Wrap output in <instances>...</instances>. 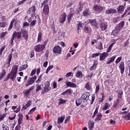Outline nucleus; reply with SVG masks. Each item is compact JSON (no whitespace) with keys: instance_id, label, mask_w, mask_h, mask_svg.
Returning a JSON list of instances; mask_svg holds the SVG:
<instances>
[{"instance_id":"4be33fe9","label":"nucleus","mask_w":130,"mask_h":130,"mask_svg":"<svg viewBox=\"0 0 130 130\" xmlns=\"http://www.w3.org/2000/svg\"><path fill=\"white\" fill-rule=\"evenodd\" d=\"M71 94H73V90L71 89H67L65 91L62 92L61 95H71Z\"/></svg>"},{"instance_id":"9b49d317","label":"nucleus","mask_w":130,"mask_h":130,"mask_svg":"<svg viewBox=\"0 0 130 130\" xmlns=\"http://www.w3.org/2000/svg\"><path fill=\"white\" fill-rule=\"evenodd\" d=\"M21 34L25 41H28V40L29 39V34L28 31L25 29L21 30Z\"/></svg>"},{"instance_id":"09e8293b","label":"nucleus","mask_w":130,"mask_h":130,"mask_svg":"<svg viewBox=\"0 0 130 130\" xmlns=\"http://www.w3.org/2000/svg\"><path fill=\"white\" fill-rule=\"evenodd\" d=\"M85 88H86L88 91L91 90V86H90V82H87L85 85Z\"/></svg>"},{"instance_id":"b1692460","label":"nucleus","mask_w":130,"mask_h":130,"mask_svg":"<svg viewBox=\"0 0 130 130\" xmlns=\"http://www.w3.org/2000/svg\"><path fill=\"white\" fill-rule=\"evenodd\" d=\"M11 73L17 75V73H18V66L14 65L12 69Z\"/></svg>"},{"instance_id":"4d7b16f0","label":"nucleus","mask_w":130,"mask_h":130,"mask_svg":"<svg viewBox=\"0 0 130 130\" xmlns=\"http://www.w3.org/2000/svg\"><path fill=\"white\" fill-rule=\"evenodd\" d=\"M6 25H7V22H0L1 28H5Z\"/></svg>"},{"instance_id":"3c124183","label":"nucleus","mask_w":130,"mask_h":130,"mask_svg":"<svg viewBox=\"0 0 130 130\" xmlns=\"http://www.w3.org/2000/svg\"><path fill=\"white\" fill-rule=\"evenodd\" d=\"M28 68V64H24L23 66H22L21 67H20V71H24V70H26Z\"/></svg>"},{"instance_id":"79ce46f5","label":"nucleus","mask_w":130,"mask_h":130,"mask_svg":"<svg viewBox=\"0 0 130 130\" xmlns=\"http://www.w3.org/2000/svg\"><path fill=\"white\" fill-rule=\"evenodd\" d=\"M101 94L102 95V98H100L99 103H102V102H103V101H104V99L105 98V94H104V93H101Z\"/></svg>"},{"instance_id":"e2e57ef3","label":"nucleus","mask_w":130,"mask_h":130,"mask_svg":"<svg viewBox=\"0 0 130 130\" xmlns=\"http://www.w3.org/2000/svg\"><path fill=\"white\" fill-rule=\"evenodd\" d=\"M127 12H128V10H127V9H126L124 12L123 13V14L121 16V18H124V17H125L126 15V14H127Z\"/></svg>"},{"instance_id":"4c0bfd02","label":"nucleus","mask_w":130,"mask_h":130,"mask_svg":"<svg viewBox=\"0 0 130 130\" xmlns=\"http://www.w3.org/2000/svg\"><path fill=\"white\" fill-rule=\"evenodd\" d=\"M110 107V105L109 103H106L105 104V106L103 108V110H107V109H109V107Z\"/></svg>"},{"instance_id":"7ed1b4c3","label":"nucleus","mask_w":130,"mask_h":130,"mask_svg":"<svg viewBox=\"0 0 130 130\" xmlns=\"http://www.w3.org/2000/svg\"><path fill=\"white\" fill-rule=\"evenodd\" d=\"M92 10L94 12H95V13H100L103 10H104V8L103 6L100 5H94L93 6Z\"/></svg>"},{"instance_id":"f8f14e48","label":"nucleus","mask_w":130,"mask_h":130,"mask_svg":"<svg viewBox=\"0 0 130 130\" xmlns=\"http://www.w3.org/2000/svg\"><path fill=\"white\" fill-rule=\"evenodd\" d=\"M12 37L14 38L17 37V39H21L22 38V31H14L12 35Z\"/></svg>"},{"instance_id":"412c9836","label":"nucleus","mask_w":130,"mask_h":130,"mask_svg":"<svg viewBox=\"0 0 130 130\" xmlns=\"http://www.w3.org/2000/svg\"><path fill=\"white\" fill-rule=\"evenodd\" d=\"M119 103H120V99H117L116 100L113 102V108H117V107H118V105H119Z\"/></svg>"},{"instance_id":"ddd939ff","label":"nucleus","mask_w":130,"mask_h":130,"mask_svg":"<svg viewBox=\"0 0 130 130\" xmlns=\"http://www.w3.org/2000/svg\"><path fill=\"white\" fill-rule=\"evenodd\" d=\"M109 55V54L106 52H104L101 54H100V60H104L106 59V57H107Z\"/></svg>"},{"instance_id":"de8ad7c7","label":"nucleus","mask_w":130,"mask_h":130,"mask_svg":"<svg viewBox=\"0 0 130 130\" xmlns=\"http://www.w3.org/2000/svg\"><path fill=\"white\" fill-rule=\"evenodd\" d=\"M37 109V107H34L33 108H32L29 111L28 114H32V113H33L34 111H35V110H36Z\"/></svg>"},{"instance_id":"f257e3e1","label":"nucleus","mask_w":130,"mask_h":130,"mask_svg":"<svg viewBox=\"0 0 130 130\" xmlns=\"http://www.w3.org/2000/svg\"><path fill=\"white\" fill-rule=\"evenodd\" d=\"M124 27V21H121L117 26H116L114 30H112L111 35L112 36H117L118 33Z\"/></svg>"},{"instance_id":"5701e85b","label":"nucleus","mask_w":130,"mask_h":130,"mask_svg":"<svg viewBox=\"0 0 130 130\" xmlns=\"http://www.w3.org/2000/svg\"><path fill=\"white\" fill-rule=\"evenodd\" d=\"M97 66H98V62L97 60H94L93 65L89 69L90 71H93V70H96Z\"/></svg>"},{"instance_id":"a211bd4d","label":"nucleus","mask_w":130,"mask_h":130,"mask_svg":"<svg viewBox=\"0 0 130 130\" xmlns=\"http://www.w3.org/2000/svg\"><path fill=\"white\" fill-rule=\"evenodd\" d=\"M117 11L116 9L110 8L106 11V14L109 15V14H116Z\"/></svg>"},{"instance_id":"a878e982","label":"nucleus","mask_w":130,"mask_h":130,"mask_svg":"<svg viewBox=\"0 0 130 130\" xmlns=\"http://www.w3.org/2000/svg\"><path fill=\"white\" fill-rule=\"evenodd\" d=\"M42 36H43V35H42V32L40 31L38 35V38H37L38 43H39V42H41V41H42Z\"/></svg>"},{"instance_id":"39448f33","label":"nucleus","mask_w":130,"mask_h":130,"mask_svg":"<svg viewBox=\"0 0 130 130\" xmlns=\"http://www.w3.org/2000/svg\"><path fill=\"white\" fill-rule=\"evenodd\" d=\"M37 79V77L36 76H34V77L29 78L28 79L29 80L27 81V83L25 84V87H29L30 85H32V84H34V82L36 81Z\"/></svg>"},{"instance_id":"c9c22d12","label":"nucleus","mask_w":130,"mask_h":130,"mask_svg":"<svg viewBox=\"0 0 130 130\" xmlns=\"http://www.w3.org/2000/svg\"><path fill=\"white\" fill-rule=\"evenodd\" d=\"M83 100L81 99H78L76 101V106H80L82 104Z\"/></svg>"},{"instance_id":"20e7f679","label":"nucleus","mask_w":130,"mask_h":130,"mask_svg":"<svg viewBox=\"0 0 130 130\" xmlns=\"http://www.w3.org/2000/svg\"><path fill=\"white\" fill-rule=\"evenodd\" d=\"M45 85V86L44 90L42 92V94L48 92L50 90H51V88H50V82L49 81H46Z\"/></svg>"},{"instance_id":"7c9ffc66","label":"nucleus","mask_w":130,"mask_h":130,"mask_svg":"<svg viewBox=\"0 0 130 130\" xmlns=\"http://www.w3.org/2000/svg\"><path fill=\"white\" fill-rule=\"evenodd\" d=\"M28 12H32L33 14H35V12H36V6L35 5H32L30 8Z\"/></svg>"},{"instance_id":"cd10ccee","label":"nucleus","mask_w":130,"mask_h":130,"mask_svg":"<svg viewBox=\"0 0 130 130\" xmlns=\"http://www.w3.org/2000/svg\"><path fill=\"white\" fill-rule=\"evenodd\" d=\"M102 114L101 113H99L96 115V117L95 118L94 121H100L101 120V118H102Z\"/></svg>"},{"instance_id":"f704fd0d","label":"nucleus","mask_w":130,"mask_h":130,"mask_svg":"<svg viewBox=\"0 0 130 130\" xmlns=\"http://www.w3.org/2000/svg\"><path fill=\"white\" fill-rule=\"evenodd\" d=\"M94 122H88V128L90 130H92L93 129V127H94Z\"/></svg>"},{"instance_id":"473e14b6","label":"nucleus","mask_w":130,"mask_h":130,"mask_svg":"<svg viewBox=\"0 0 130 130\" xmlns=\"http://www.w3.org/2000/svg\"><path fill=\"white\" fill-rule=\"evenodd\" d=\"M6 74L7 72H6V70L4 69L2 72V74L0 73V81L3 79V78L6 76Z\"/></svg>"},{"instance_id":"f3484780","label":"nucleus","mask_w":130,"mask_h":130,"mask_svg":"<svg viewBox=\"0 0 130 130\" xmlns=\"http://www.w3.org/2000/svg\"><path fill=\"white\" fill-rule=\"evenodd\" d=\"M66 86L67 87H70V88H77V84L70 81L66 82Z\"/></svg>"},{"instance_id":"4468645a","label":"nucleus","mask_w":130,"mask_h":130,"mask_svg":"<svg viewBox=\"0 0 130 130\" xmlns=\"http://www.w3.org/2000/svg\"><path fill=\"white\" fill-rule=\"evenodd\" d=\"M125 5H126V3H125L124 6L120 5L117 8V11L119 14H122V12L124 11V9H125Z\"/></svg>"},{"instance_id":"052dcab7","label":"nucleus","mask_w":130,"mask_h":130,"mask_svg":"<svg viewBox=\"0 0 130 130\" xmlns=\"http://www.w3.org/2000/svg\"><path fill=\"white\" fill-rule=\"evenodd\" d=\"M36 22H37V21L36 20H32L30 23V26L31 27H33V26H34L35 25H36Z\"/></svg>"},{"instance_id":"f03ea898","label":"nucleus","mask_w":130,"mask_h":130,"mask_svg":"<svg viewBox=\"0 0 130 130\" xmlns=\"http://www.w3.org/2000/svg\"><path fill=\"white\" fill-rule=\"evenodd\" d=\"M99 26L101 31H106V30H107V27H108V24L107 22L105 21L100 20V22L99 23Z\"/></svg>"},{"instance_id":"dca6fc26","label":"nucleus","mask_w":130,"mask_h":130,"mask_svg":"<svg viewBox=\"0 0 130 130\" xmlns=\"http://www.w3.org/2000/svg\"><path fill=\"white\" fill-rule=\"evenodd\" d=\"M119 69L120 71V73L121 75H123V73H124V62H120V63L119 66Z\"/></svg>"},{"instance_id":"49530a36","label":"nucleus","mask_w":130,"mask_h":130,"mask_svg":"<svg viewBox=\"0 0 130 130\" xmlns=\"http://www.w3.org/2000/svg\"><path fill=\"white\" fill-rule=\"evenodd\" d=\"M99 110V108L96 107L95 108V110L93 113V114L92 116V118H94V117H95V116H96V115H97V113H98V110Z\"/></svg>"},{"instance_id":"72a5a7b5","label":"nucleus","mask_w":130,"mask_h":130,"mask_svg":"<svg viewBox=\"0 0 130 130\" xmlns=\"http://www.w3.org/2000/svg\"><path fill=\"white\" fill-rule=\"evenodd\" d=\"M123 94V91L122 89L119 90L118 93V99H122V95Z\"/></svg>"},{"instance_id":"69168bd1","label":"nucleus","mask_w":130,"mask_h":130,"mask_svg":"<svg viewBox=\"0 0 130 130\" xmlns=\"http://www.w3.org/2000/svg\"><path fill=\"white\" fill-rule=\"evenodd\" d=\"M31 104H32V101H31L30 100H29V101H28V102H27L25 105L26 106H27V107H30V106H31Z\"/></svg>"},{"instance_id":"58836bf2","label":"nucleus","mask_w":130,"mask_h":130,"mask_svg":"<svg viewBox=\"0 0 130 130\" xmlns=\"http://www.w3.org/2000/svg\"><path fill=\"white\" fill-rule=\"evenodd\" d=\"M30 92L31 91L28 89H26L25 91H24L23 94L24 95V97H28L29 96V95L30 94Z\"/></svg>"},{"instance_id":"680f3d73","label":"nucleus","mask_w":130,"mask_h":130,"mask_svg":"<svg viewBox=\"0 0 130 130\" xmlns=\"http://www.w3.org/2000/svg\"><path fill=\"white\" fill-rule=\"evenodd\" d=\"M51 29L53 31V33L54 34H55L56 32H55V26H54V22H52V24L51 26Z\"/></svg>"},{"instance_id":"338daca9","label":"nucleus","mask_w":130,"mask_h":130,"mask_svg":"<svg viewBox=\"0 0 130 130\" xmlns=\"http://www.w3.org/2000/svg\"><path fill=\"white\" fill-rule=\"evenodd\" d=\"M125 120H129L130 119V113H128L125 116Z\"/></svg>"},{"instance_id":"2f4dec72","label":"nucleus","mask_w":130,"mask_h":130,"mask_svg":"<svg viewBox=\"0 0 130 130\" xmlns=\"http://www.w3.org/2000/svg\"><path fill=\"white\" fill-rule=\"evenodd\" d=\"M12 58H13V55L12 53H11L10 54H9L8 57L7 58L8 62H7V64H8V66H10L11 64V61L12 60Z\"/></svg>"},{"instance_id":"0eeeda50","label":"nucleus","mask_w":130,"mask_h":130,"mask_svg":"<svg viewBox=\"0 0 130 130\" xmlns=\"http://www.w3.org/2000/svg\"><path fill=\"white\" fill-rule=\"evenodd\" d=\"M45 46L42 44H38L35 46L34 49L37 52H41L45 49Z\"/></svg>"},{"instance_id":"603ef678","label":"nucleus","mask_w":130,"mask_h":130,"mask_svg":"<svg viewBox=\"0 0 130 130\" xmlns=\"http://www.w3.org/2000/svg\"><path fill=\"white\" fill-rule=\"evenodd\" d=\"M53 67H54L53 66H49L46 70V74H48L49 71H50L53 69Z\"/></svg>"},{"instance_id":"774afa93","label":"nucleus","mask_w":130,"mask_h":130,"mask_svg":"<svg viewBox=\"0 0 130 130\" xmlns=\"http://www.w3.org/2000/svg\"><path fill=\"white\" fill-rule=\"evenodd\" d=\"M35 74H36V69H35L31 71L30 76L32 77V76H34Z\"/></svg>"},{"instance_id":"37998d69","label":"nucleus","mask_w":130,"mask_h":130,"mask_svg":"<svg viewBox=\"0 0 130 130\" xmlns=\"http://www.w3.org/2000/svg\"><path fill=\"white\" fill-rule=\"evenodd\" d=\"M83 77V73L82 72L78 71L76 73V78H82Z\"/></svg>"},{"instance_id":"e433bc0d","label":"nucleus","mask_w":130,"mask_h":130,"mask_svg":"<svg viewBox=\"0 0 130 130\" xmlns=\"http://www.w3.org/2000/svg\"><path fill=\"white\" fill-rule=\"evenodd\" d=\"M42 7H46L48 6V0H45L41 4Z\"/></svg>"},{"instance_id":"2eb2a0df","label":"nucleus","mask_w":130,"mask_h":130,"mask_svg":"<svg viewBox=\"0 0 130 130\" xmlns=\"http://www.w3.org/2000/svg\"><path fill=\"white\" fill-rule=\"evenodd\" d=\"M90 15H91V12L89 8H86L82 12L83 17H88V16H90Z\"/></svg>"},{"instance_id":"aec40b11","label":"nucleus","mask_w":130,"mask_h":130,"mask_svg":"<svg viewBox=\"0 0 130 130\" xmlns=\"http://www.w3.org/2000/svg\"><path fill=\"white\" fill-rule=\"evenodd\" d=\"M77 27L78 34H80V32H81V29H83V23H82V21L79 22Z\"/></svg>"},{"instance_id":"ea45409f","label":"nucleus","mask_w":130,"mask_h":130,"mask_svg":"<svg viewBox=\"0 0 130 130\" xmlns=\"http://www.w3.org/2000/svg\"><path fill=\"white\" fill-rule=\"evenodd\" d=\"M14 23H15V20H12L9 27H8V31L11 30V29L13 28V25H14Z\"/></svg>"},{"instance_id":"c03bdc74","label":"nucleus","mask_w":130,"mask_h":130,"mask_svg":"<svg viewBox=\"0 0 130 130\" xmlns=\"http://www.w3.org/2000/svg\"><path fill=\"white\" fill-rule=\"evenodd\" d=\"M67 102V100L62 99V98H60L59 99V102H58V105L60 104H64Z\"/></svg>"},{"instance_id":"a19ab883","label":"nucleus","mask_w":130,"mask_h":130,"mask_svg":"<svg viewBox=\"0 0 130 130\" xmlns=\"http://www.w3.org/2000/svg\"><path fill=\"white\" fill-rule=\"evenodd\" d=\"M114 44H115V43H113L111 45H110L109 47L107 48V50L106 52L107 53H108L109 52H110V51L111 50V49H112V47H113Z\"/></svg>"},{"instance_id":"6ab92c4d","label":"nucleus","mask_w":130,"mask_h":130,"mask_svg":"<svg viewBox=\"0 0 130 130\" xmlns=\"http://www.w3.org/2000/svg\"><path fill=\"white\" fill-rule=\"evenodd\" d=\"M115 58H116V55L113 56L111 57L108 58L107 61L106 62V64H110L111 62H113L114 61Z\"/></svg>"},{"instance_id":"a18cd8bd","label":"nucleus","mask_w":130,"mask_h":130,"mask_svg":"<svg viewBox=\"0 0 130 130\" xmlns=\"http://www.w3.org/2000/svg\"><path fill=\"white\" fill-rule=\"evenodd\" d=\"M7 33L8 32L7 31L1 32L0 34V38H1V39H3V38H5Z\"/></svg>"},{"instance_id":"423d86ee","label":"nucleus","mask_w":130,"mask_h":130,"mask_svg":"<svg viewBox=\"0 0 130 130\" xmlns=\"http://www.w3.org/2000/svg\"><path fill=\"white\" fill-rule=\"evenodd\" d=\"M16 77L17 75L12 72H10L7 75V76L6 77L4 81H8L9 79H10L12 81H14L16 79Z\"/></svg>"},{"instance_id":"393cba45","label":"nucleus","mask_w":130,"mask_h":130,"mask_svg":"<svg viewBox=\"0 0 130 130\" xmlns=\"http://www.w3.org/2000/svg\"><path fill=\"white\" fill-rule=\"evenodd\" d=\"M92 29L87 26H85L83 28V31L85 32V33H86V34H89L91 33Z\"/></svg>"},{"instance_id":"5fc2aeb1","label":"nucleus","mask_w":130,"mask_h":130,"mask_svg":"<svg viewBox=\"0 0 130 130\" xmlns=\"http://www.w3.org/2000/svg\"><path fill=\"white\" fill-rule=\"evenodd\" d=\"M7 116L6 114H0V121L4 120V118Z\"/></svg>"},{"instance_id":"c85d7f7f","label":"nucleus","mask_w":130,"mask_h":130,"mask_svg":"<svg viewBox=\"0 0 130 130\" xmlns=\"http://www.w3.org/2000/svg\"><path fill=\"white\" fill-rule=\"evenodd\" d=\"M74 13H70L67 16V20L68 23H71V21H72V19L73 18V17H74Z\"/></svg>"},{"instance_id":"8fccbe9b","label":"nucleus","mask_w":130,"mask_h":130,"mask_svg":"<svg viewBox=\"0 0 130 130\" xmlns=\"http://www.w3.org/2000/svg\"><path fill=\"white\" fill-rule=\"evenodd\" d=\"M97 49L99 50H102L103 49V45H102V42H100V45L96 47Z\"/></svg>"},{"instance_id":"864d4df0","label":"nucleus","mask_w":130,"mask_h":130,"mask_svg":"<svg viewBox=\"0 0 130 130\" xmlns=\"http://www.w3.org/2000/svg\"><path fill=\"white\" fill-rule=\"evenodd\" d=\"M91 25L93 26L95 29H98V28H99L98 26V23H97V21H96V20L92 24H91Z\"/></svg>"},{"instance_id":"0e129e2a","label":"nucleus","mask_w":130,"mask_h":130,"mask_svg":"<svg viewBox=\"0 0 130 130\" xmlns=\"http://www.w3.org/2000/svg\"><path fill=\"white\" fill-rule=\"evenodd\" d=\"M99 55H100V53H93L91 55V57L94 58L95 57H97V56H99Z\"/></svg>"},{"instance_id":"1a4fd4ad","label":"nucleus","mask_w":130,"mask_h":130,"mask_svg":"<svg viewBox=\"0 0 130 130\" xmlns=\"http://www.w3.org/2000/svg\"><path fill=\"white\" fill-rule=\"evenodd\" d=\"M67 19V13L66 12H63V13L60 15L59 17V22L60 24H63L64 22H66V20Z\"/></svg>"},{"instance_id":"13d9d810","label":"nucleus","mask_w":130,"mask_h":130,"mask_svg":"<svg viewBox=\"0 0 130 130\" xmlns=\"http://www.w3.org/2000/svg\"><path fill=\"white\" fill-rule=\"evenodd\" d=\"M36 92H39V91H40V90H42V88L41 87V86L39 85V84H37L36 85Z\"/></svg>"},{"instance_id":"bf43d9fd","label":"nucleus","mask_w":130,"mask_h":130,"mask_svg":"<svg viewBox=\"0 0 130 130\" xmlns=\"http://www.w3.org/2000/svg\"><path fill=\"white\" fill-rule=\"evenodd\" d=\"M99 90H100V85H97L95 88V93L97 94L99 92Z\"/></svg>"},{"instance_id":"6e6552de","label":"nucleus","mask_w":130,"mask_h":130,"mask_svg":"<svg viewBox=\"0 0 130 130\" xmlns=\"http://www.w3.org/2000/svg\"><path fill=\"white\" fill-rule=\"evenodd\" d=\"M89 97H90V93L85 92L81 95V99L83 102H87L89 100Z\"/></svg>"},{"instance_id":"6e6d98bb","label":"nucleus","mask_w":130,"mask_h":130,"mask_svg":"<svg viewBox=\"0 0 130 130\" xmlns=\"http://www.w3.org/2000/svg\"><path fill=\"white\" fill-rule=\"evenodd\" d=\"M121 59H122V56H119V57H118L116 59V61H115V64H117V63H118V62H120V61L121 60Z\"/></svg>"},{"instance_id":"c756f323","label":"nucleus","mask_w":130,"mask_h":130,"mask_svg":"<svg viewBox=\"0 0 130 130\" xmlns=\"http://www.w3.org/2000/svg\"><path fill=\"white\" fill-rule=\"evenodd\" d=\"M64 116H61V117H59L58 118L57 123H62L63 122V120H64Z\"/></svg>"},{"instance_id":"9d476101","label":"nucleus","mask_w":130,"mask_h":130,"mask_svg":"<svg viewBox=\"0 0 130 130\" xmlns=\"http://www.w3.org/2000/svg\"><path fill=\"white\" fill-rule=\"evenodd\" d=\"M53 53L55 54H61V48L59 46H55L53 49Z\"/></svg>"},{"instance_id":"bb28decb","label":"nucleus","mask_w":130,"mask_h":130,"mask_svg":"<svg viewBox=\"0 0 130 130\" xmlns=\"http://www.w3.org/2000/svg\"><path fill=\"white\" fill-rule=\"evenodd\" d=\"M43 12L44 15H48L49 14V6L44 7Z\"/></svg>"}]
</instances>
